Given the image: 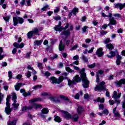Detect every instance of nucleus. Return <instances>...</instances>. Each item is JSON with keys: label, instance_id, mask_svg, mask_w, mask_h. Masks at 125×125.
<instances>
[{"label": "nucleus", "instance_id": "3", "mask_svg": "<svg viewBox=\"0 0 125 125\" xmlns=\"http://www.w3.org/2000/svg\"><path fill=\"white\" fill-rule=\"evenodd\" d=\"M12 100L13 101V103L12 104V109L13 110H17L18 109V107H19V104L17 103V101L16 100L17 99V96H16V93H12Z\"/></svg>", "mask_w": 125, "mask_h": 125}, {"label": "nucleus", "instance_id": "30", "mask_svg": "<svg viewBox=\"0 0 125 125\" xmlns=\"http://www.w3.org/2000/svg\"><path fill=\"white\" fill-rule=\"evenodd\" d=\"M54 118H55L54 120L55 122H57V123H61L62 120H61V119L60 118V117L55 115L54 116Z\"/></svg>", "mask_w": 125, "mask_h": 125}, {"label": "nucleus", "instance_id": "54", "mask_svg": "<svg viewBox=\"0 0 125 125\" xmlns=\"http://www.w3.org/2000/svg\"><path fill=\"white\" fill-rule=\"evenodd\" d=\"M29 32H39V29L37 27H35L32 31H30Z\"/></svg>", "mask_w": 125, "mask_h": 125}, {"label": "nucleus", "instance_id": "42", "mask_svg": "<svg viewBox=\"0 0 125 125\" xmlns=\"http://www.w3.org/2000/svg\"><path fill=\"white\" fill-rule=\"evenodd\" d=\"M53 19H54V20H56V21H58L59 20H61V17L55 16L53 17Z\"/></svg>", "mask_w": 125, "mask_h": 125}, {"label": "nucleus", "instance_id": "28", "mask_svg": "<svg viewBox=\"0 0 125 125\" xmlns=\"http://www.w3.org/2000/svg\"><path fill=\"white\" fill-rule=\"evenodd\" d=\"M106 46L108 49H109V50H112V49H114V46L111 43L106 44Z\"/></svg>", "mask_w": 125, "mask_h": 125}, {"label": "nucleus", "instance_id": "5", "mask_svg": "<svg viewBox=\"0 0 125 125\" xmlns=\"http://www.w3.org/2000/svg\"><path fill=\"white\" fill-rule=\"evenodd\" d=\"M62 113L63 117L65 119H72V118L74 122H78V120H79V115L78 114H75L72 117V115L66 111H63Z\"/></svg>", "mask_w": 125, "mask_h": 125}, {"label": "nucleus", "instance_id": "39", "mask_svg": "<svg viewBox=\"0 0 125 125\" xmlns=\"http://www.w3.org/2000/svg\"><path fill=\"white\" fill-rule=\"evenodd\" d=\"M65 70L67 71V72H69V73H73V72H74V71L72 69H71L69 67H66Z\"/></svg>", "mask_w": 125, "mask_h": 125}, {"label": "nucleus", "instance_id": "15", "mask_svg": "<svg viewBox=\"0 0 125 125\" xmlns=\"http://www.w3.org/2000/svg\"><path fill=\"white\" fill-rule=\"evenodd\" d=\"M103 50V49L102 48H100L97 49L96 52V55L98 56V57H102L103 56V55L104 54V53L102 52Z\"/></svg>", "mask_w": 125, "mask_h": 125}, {"label": "nucleus", "instance_id": "56", "mask_svg": "<svg viewBox=\"0 0 125 125\" xmlns=\"http://www.w3.org/2000/svg\"><path fill=\"white\" fill-rule=\"evenodd\" d=\"M25 2H26L25 0H22L20 2V3L21 5H22V6H24V5H25Z\"/></svg>", "mask_w": 125, "mask_h": 125}, {"label": "nucleus", "instance_id": "31", "mask_svg": "<svg viewBox=\"0 0 125 125\" xmlns=\"http://www.w3.org/2000/svg\"><path fill=\"white\" fill-rule=\"evenodd\" d=\"M49 111L48 110V108H44L42 110V114H47Z\"/></svg>", "mask_w": 125, "mask_h": 125}, {"label": "nucleus", "instance_id": "4", "mask_svg": "<svg viewBox=\"0 0 125 125\" xmlns=\"http://www.w3.org/2000/svg\"><path fill=\"white\" fill-rule=\"evenodd\" d=\"M10 95L7 96L6 98V107L5 108V111L7 115H9L11 113V111H12V109L10 108V104L9 103V101L10 100Z\"/></svg>", "mask_w": 125, "mask_h": 125}, {"label": "nucleus", "instance_id": "6", "mask_svg": "<svg viewBox=\"0 0 125 125\" xmlns=\"http://www.w3.org/2000/svg\"><path fill=\"white\" fill-rule=\"evenodd\" d=\"M49 82L54 84V83H57V84H60L62 82H63V77L62 76L60 77L59 79H57L54 77H51L49 78Z\"/></svg>", "mask_w": 125, "mask_h": 125}, {"label": "nucleus", "instance_id": "45", "mask_svg": "<svg viewBox=\"0 0 125 125\" xmlns=\"http://www.w3.org/2000/svg\"><path fill=\"white\" fill-rule=\"evenodd\" d=\"M37 66L39 68V69H43L42 63L38 62Z\"/></svg>", "mask_w": 125, "mask_h": 125}, {"label": "nucleus", "instance_id": "20", "mask_svg": "<svg viewBox=\"0 0 125 125\" xmlns=\"http://www.w3.org/2000/svg\"><path fill=\"white\" fill-rule=\"evenodd\" d=\"M33 109V107L31 106V105L29 106H23L21 109V111L24 112H26V111H28V110H32Z\"/></svg>", "mask_w": 125, "mask_h": 125}, {"label": "nucleus", "instance_id": "11", "mask_svg": "<svg viewBox=\"0 0 125 125\" xmlns=\"http://www.w3.org/2000/svg\"><path fill=\"white\" fill-rule=\"evenodd\" d=\"M118 53H119V52H118V51L117 50H116L114 51H111L109 52V54H110V55H106V56L108 58L112 59V58H113V57H114V56H116V55L118 54Z\"/></svg>", "mask_w": 125, "mask_h": 125}, {"label": "nucleus", "instance_id": "25", "mask_svg": "<svg viewBox=\"0 0 125 125\" xmlns=\"http://www.w3.org/2000/svg\"><path fill=\"white\" fill-rule=\"evenodd\" d=\"M83 108L81 106H78L77 108V113L78 115H81V114L83 112Z\"/></svg>", "mask_w": 125, "mask_h": 125}, {"label": "nucleus", "instance_id": "23", "mask_svg": "<svg viewBox=\"0 0 125 125\" xmlns=\"http://www.w3.org/2000/svg\"><path fill=\"white\" fill-rule=\"evenodd\" d=\"M61 36L63 39H66L70 36V32H64L61 34Z\"/></svg>", "mask_w": 125, "mask_h": 125}, {"label": "nucleus", "instance_id": "53", "mask_svg": "<svg viewBox=\"0 0 125 125\" xmlns=\"http://www.w3.org/2000/svg\"><path fill=\"white\" fill-rule=\"evenodd\" d=\"M63 64L62 62H60L58 65V68H63Z\"/></svg>", "mask_w": 125, "mask_h": 125}, {"label": "nucleus", "instance_id": "26", "mask_svg": "<svg viewBox=\"0 0 125 125\" xmlns=\"http://www.w3.org/2000/svg\"><path fill=\"white\" fill-rule=\"evenodd\" d=\"M115 8H117L120 9V10H122L123 9V4L122 3H117L115 5Z\"/></svg>", "mask_w": 125, "mask_h": 125}, {"label": "nucleus", "instance_id": "43", "mask_svg": "<svg viewBox=\"0 0 125 125\" xmlns=\"http://www.w3.org/2000/svg\"><path fill=\"white\" fill-rule=\"evenodd\" d=\"M50 72H48V71H46L44 73V76H45V77H50Z\"/></svg>", "mask_w": 125, "mask_h": 125}, {"label": "nucleus", "instance_id": "44", "mask_svg": "<svg viewBox=\"0 0 125 125\" xmlns=\"http://www.w3.org/2000/svg\"><path fill=\"white\" fill-rule=\"evenodd\" d=\"M79 65V61H76L74 62H73L71 64H70V66H74V65Z\"/></svg>", "mask_w": 125, "mask_h": 125}, {"label": "nucleus", "instance_id": "60", "mask_svg": "<svg viewBox=\"0 0 125 125\" xmlns=\"http://www.w3.org/2000/svg\"><path fill=\"white\" fill-rule=\"evenodd\" d=\"M32 0H28L26 1V3L27 4V6H31V1Z\"/></svg>", "mask_w": 125, "mask_h": 125}, {"label": "nucleus", "instance_id": "10", "mask_svg": "<svg viewBox=\"0 0 125 125\" xmlns=\"http://www.w3.org/2000/svg\"><path fill=\"white\" fill-rule=\"evenodd\" d=\"M115 83L118 87H121L123 84H125V79H121L119 81H116Z\"/></svg>", "mask_w": 125, "mask_h": 125}, {"label": "nucleus", "instance_id": "1", "mask_svg": "<svg viewBox=\"0 0 125 125\" xmlns=\"http://www.w3.org/2000/svg\"><path fill=\"white\" fill-rule=\"evenodd\" d=\"M73 68L74 70H76V71H80V74L83 83V86L84 88H87L88 87V84H89V81L87 80V78H86V74L84 73L85 69L83 68L80 70V68L76 65H73Z\"/></svg>", "mask_w": 125, "mask_h": 125}, {"label": "nucleus", "instance_id": "50", "mask_svg": "<svg viewBox=\"0 0 125 125\" xmlns=\"http://www.w3.org/2000/svg\"><path fill=\"white\" fill-rule=\"evenodd\" d=\"M3 99V95L1 94L0 92V104L1 103V101Z\"/></svg>", "mask_w": 125, "mask_h": 125}, {"label": "nucleus", "instance_id": "8", "mask_svg": "<svg viewBox=\"0 0 125 125\" xmlns=\"http://www.w3.org/2000/svg\"><path fill=\"white\" fill-rule=\"evenodd\" d=\"M81 82V79L79 77V76L77 75L75 77H74V80H68V85H73V84H76L75 83H80Z\"/></svg>", "mask_w": 125, "mask_h": 125}, {"label": "nucleus", "instance_id": "40", "mask_svg": "<svg viewBox=\"0 0 125 125\" xmlns=\"http://www.w3.org/2000/svg\"><path fill=\"white\" fill-rule=\"evenodd\" d=\"M3 19L5 21V22H8L9 21V19H10V17L9 16H6L3 17Z\"/></svg>", "mask_w": 125, "mask_h": 125}, {"label": "nucleus", "instance_id": "19", "mask_svg": "<svg viewBox=\"0 0 125 125\" xmlns=\"http://www.w3.org/2000/svg\"><path fill=\"white\" fill-rule=\"evenodd\" d=\"M34 34L35 36H37V35H39V32H29L27 33V38L28 39H31L32 37H33V34Z\"/></svg>", "mask_w": 125, "mask_h": 125}, {"label": "nucleus", "instance_id": "13", "mask_svg": "<svg viewBox=\"0 0 125 125\" xmlns=\"http://www.w3.org/2000/svg\"><path fill=\"white\" fill-rule=\"evenodd\" d=\"M112 113L114 117H115V118H121V114H120V113L119 112V111L117 110V107H115L113 108L112 110Z\"/></svg>", "mask_w": 125, "mask_h": 125}, {"label": "nucleus", "instance_id": "63", "mask_svg": "<svg viewBox=\"0 0 125 125\" xmlns=\"http://www.w3.org/2000/svg\"><path fill=\"white\" fill-rule=\"evenodd\" d=\"M31 72L28 71L27 74H26V76L27 78H30V77H31Z\"/></svg>", "mask_w": 125, "mask_h": 125}, {"label": "nucleus", "instance_id": "9", "mask_svg": "<svg viewBox=\"0 0 125 125\" xmlns=\"http://www.w3.org/2000/svg\"><path fill=\"white\" fill-rule=\"evenodd\" d=\"M105 85V82L103 81L100 83L99 85H97L94 89L95 91H101V90H104V89H105V87L104 85Z\"/></svg>", "mask_w": 125, "mask_h": 125}, {"label": "nucleus", "instance_id": "38", "mask_svg": "<svg viewBox=\"0 0 125 125\" xmlns=\"http://www.w3.org/2000/svg\"><path fill=\"white\" fill-rule=\"evenodd\" d=\"M82 59L84 61V62H88V59L83 55L82 57Z\"/></svg>", "mask_w": 125, "mask_h": 125}, {"label": "nucleus", "instance_id": "29", "mask_svg": "<svg viewBox=\"0 0 125 125\" xmlns=\"http://www.w3.org/2000/svg\"><path fill=\"white\" fill-rule=\"evenodd\" d=\"M97 102H100V103H104V101H105V99H104V98H100L99 97L96 100Z\"/></svg>", "mask_w": 125, "mask_h": 125}, {"label": "nucleus", "instance_id": "47", "mask_svg": "<svg viewBox=\"0 0 125 125\" xmlns=\"http://www.w3.org/2000/svg\"><path fill=\"white\" fill-rule=\"evenodd\" d=\"M31 95V93L28 92V93H23V96H24V97H27V96H30Z\"/></svg>", "mask_w": 125, "mask_h": 125}, {"label": "nucleus", "instance_id": "49", "mask_svg": "<svg viewBox=\"0 0 125 125\" xmlns=\"http://www.w3.org/2000/svg\"><path fill=\"white\" fill-rule=\"evenodd\" d=\"M60 10V8L58 7L56 8V9H55L54 10V13H58L59 12Z\"/></svg>", "mask_w": 125, "mask_h": 125}, {"label": "nucleus", "instance_id": "12", "mask_svg": "<svg viewBox=\"0 0 125 125\" xmlns=\"http://www.w3.org/2000/svg\"><path fill=\"white\" fill-rule=\"evenodd\" d=\"M121 95H122V93H119L118 94V92L116 91H114L112 97L114 99V100H116V99L121 98Z\"/></svg>", "mask_w": 125, "mask_h": 125}, {"label": "nucleus", "instance_id": "59", "mask_svg": "<svg viewBox=\"0 0 125 125\" xmlns=\"http://www.w3.org/2000/svg\"><path fill=\"white\" fill-rule=\"evenodd\" d=\"M52 13H53V11H48L47 12V14L48 16H51V15H52Z\"/></svg>", "mask_w": 125, "mask_h": 125}, {"label": "nucleus", "instance_id": "33", "mask_svg": "<svg viewBox=\"0 0 125 125\" xmlns=\"http://www.w3.org/2000/svg\"><path fill=\"white\" fill-rule=\"evenodd\" d=\"M3 52V51H2V48L0 47V60L3 59V54H2Z\"/></svg>", "mask_w": 125, "mask_h": 125}, {"label": "nucleus", "instance_id": "36", "mask_svg": "<svg viewBox=\"0 0 125 125\" xmlns=\"http://www.w3.org/2000/svg\"><path fill=\"white\" fill-rule=\"evenodd\" d=\"M96 65V63H95V62H94L92 64H88L87 67L88 68H90V69H92L93 68H94V67H95Z\"/></svg>", "mask_w": 125, "mask_h": 125}, {"label": "nucleus", "instance_id": "51", "mask_svg": "<svg viewBox=\"0 0 125 125\" xmlns=\"http://www.w3.org/2000/svg\"><path fill=\"white\" fill-rule=\"evenodd\" d=\"M78 47H79V45L78 44H76L72 47L71 50H75V49L78 48Z\"/></svg>", "mask_w": 125, "mask_h": 125}, {"label": "nucleus", "instance_id": "18", "mask_svg": "<svg viewBox=\"0 0 125 125\" xmlns=\"http://www.w3.org/2000/svg\"><path fill=\"white\" fill-rule=\"evenodd\" d=\"M30 107H32V109H39V108H42V105L39 104H33L32 105H30Z\"/></svg>", "mask_w": 125, "mask_h": 125}, {"label": "nucleus", "instance_id": "27", "mask_svg": "<svg viewBox=\"0 0 125 125\" xmlns=\"http://www.w3.org/2000/svg\"><path fill=\"white\" fill-rule=\"evenodd\" d=\"M71 11L74 15H76L77 13L79 12V9L78 8L74 7Z\"/></svg>", "mask_w": 125, "mask_h": 125}, {"label": "nucleus", "instance_id": "52", "mask_svg": "<svg viewBox=\"0 0 125 125\" xmlns=\"http://www.w3.org/2000/svg\"><path fill=\"white\" fill-rule=\"evenodd\" d=\"M88 28V26H84L82 28V31L83 32H86V30Z\"/></svg>", "mask_w": 125, "mask_h": 125}, {"label": "nucleus", "instance_id": "62", "mask_svg": "<svg viewBox=\"0 0 125 125\" xmlns=\"http://www.w3.org/2000/svg\"><path fill=\"white\" fill-rule=\"evenodd\" d=\"M108 102L110 105H114V104H115V102L112 100H109Z\"/></svg>", "mask_w": 125, "mask_h": 125}, {"label": "nucleus", "instance_id": "22", "mask_svg": "<svg viewBox=\"0 0 125 125\" xmlns=\"http://www.w3.org/2000/svg\"><path fill=\"white\" fill-rule=\"evenodd\" d=\"M22 86V83H17L14 86L15 89L17 91H19V89H20V88Z\"/></svg>", "mask_w": 125, "mask_h": 125}, {"label": "nucleus", "instance_id": "61", "mask_svg": "<svg viewBox=\"0 0 125 125\" xmlns=\"http://www.w3.org/2000/svg\"><path fill=\"white\" fill-rule=\"evenodd\" d=\"M94 49V47H92L90 50L88 51V53H92L93 52V50Z\"/></svg>", "mask_w": 125, "mask_h": 125}, {"label": "nucleus", "instance_id": "14", "mask_svg": "<svg viewBox=\"0 0 125 125\" xmlns=\"http://www.w3.org/2000/svg\"><path fill=\"white\" fill-rule=\"evenodd\" d=\"M13 45L16 48H23V47L25 46V44L22 42L19 44L18 42H15L13 43Z\"/></svg>", "mask_w": 125, "mask_h": 125}, {"label": "nucleus", "instance_id": "46", "mask_svg": "<svg viewBox=\"0 0 125 125\" xmlns=\"http://www.w3.org/2000/svg\"><path fill=\"white\" fill-rule=\"evenodd\" d=\"M108 26H110V24L109 23H108V24L106 23V24H104L102 26V28L105 30V29L107 28V27H108Z\"/></svg>", "mask_w": 125, "mask_h": 125}, {"label": "nucleus", "instance_id": "16", "mask_svg": "<svg viewBox=\"0 0 125 125\" xmlns=\"http://www.w3.org/2000/svg\"><path fill=\"white\" fill-rule=\"evenodd\" d=\"M109 25H112L113 26H115V25H117V24H118V22H117V21L115 20V18H109Z\"/></svg>", "mask_w": 125, "mask_h": 125}, {"label": "nucleus", "instance_id": "41", "mask_svg": "<svg viewBox=\"0 0 125 125\" xmlns=\"http://www.w3.org/2000/svg\"><path fill=\"white\" fill-rule=\"evenodd\" d=\"M114 17H116L117 18H122V16L120 14H115L113 15Z\"/></svg>", "mask_w": 125, "mask_h": 125}, {"label": "nucleus", "instance_id": "35", "mask_svg": "<svg viewBox=\"0 0 125 125\" xmlns=\"http://www.w3.org/2000/svg\"><path fill=\"white\" fill-rule=\"evenodd\" d=\"M8 76L9 77V81H11V79H12V72H11V71L8 72Z\"/></svg>", "mask_w": 125, "mask_h": 125}, {"label": "nucleus", "instance_id": "34", "mask_svg": "<svg viewBox=\"0 0 125 125\" xmlns=\"http://www.w3.org/2000/svg\"><path fill=\"white\" fill-rule=\"evenodd\" d=\"M8 125H16V120H14L12 122L9 121L8 122Z\"/></svg>", "mask_w": 125, "mask_h": 125}, {"label": "nucleus", "instance_id": "37", "mask_svg": "<svg viewBox=\"0 0 125 125\" xmlns=\"http://www.w3.org/2000/svg\"><path fill=\"white\" fill-rule=\"evenodd\" d=\"M42 85H36L34 87H33V89L34 90H37V89H39V88H42Z\"/></svg>", "mask_w": 125, "mask_h": 125}, {"label": "nucleus", "instance_id": "32", "mask_svg": "<svg viewBox=\"0 0 125 125\" xmlns=\"http://www.w3.org/2000/svg\"><path fill=\"white\" fill-rule=\"evenodd\" d=\"M59 97L61 98V99H62L63 100H66V101L69 100V99H68V97L65 96H63V95H60V96H59Z\"/></svg>", "mask_w": 125, "mask_h": 125}, {"label": "nucleus", "instance_id": "58", "mask_svg": "<svg viewBox=\"0 0 125 125\" xmlns=\"http://www.w3.org/2000/svg\"><path fill=\"white\" fill-rule=\"evenodd\" d=\"M111 42V41L110 40V39L109 38H107L105 40H104V43L106 44L108 43V42Z\"/></svg>", "mask_w": 125, "mask_h": 125}, {"label": "nucleus", "instance_id": "21", "mask_svg": "<svg viewBox=\"0 0 125 125\" xmlns=\"http://www.w3.org/2000/svg\"><path fill=\"white\" fill-rule=\"evenodd\" d=\"M38 101H42V99L41 98H34L29 100V103H34V102H38Z\"/></svg>", "mask_w": 125, "mask_h": 125}, {"label": "nucleus", "instance_id": "24", "mask_svg": "<svg viewBox=\"0 0 125 125\" xmlns=\"http://www.w3.org/2000/svg\"><path fill=\"white\" fill-rule=\"evenodd\" d=\"M43 42V40H36V41H35L34 42V45H37L38 46H40V45H41V44H42V42Z\"/></svg>", "mask_w": 125, "mask_h": 125}, {"label": "nucleus", "instance_id": "57", "mask_svg": "<svg viewBox=\"0 0 125 125\" xmlns=\"http://www.w3.org/2000/svg\"><path fill=\"white\" fill-rule=\"evenodd\" d=\"M79 57L78 55H76L73 57V60H79Z\"/></svg>", "mask_w": 125, "mask_h": 125}, {"label": "nucleus", "instance_id": "55", "mask_svg": "<svg viewBox=\"0 0 125 125\" xmlns=\"http://www.w3.org/2000/svg\"><path fill=\"white\" fill-rule=\"evenodd\" d=\"M116 58H117V60H119V61L122 60V56L121 55H117L116 56Z\"/></svg>", "mask_w": 125, "mask_h": 125}, {"label": "nucleus", "instance_id": "7", "mask_svg": "<svg viewBox=\"0 0 125 125\" xmlns=\"http://www.w3.org/2000/svg\"><path fill=\"white\" fill-rule=\"evenodd\" d=\"M14 26H17L18 24H23L24 19L20 17H14L13 18Z\"/></svg>", "mask_w": 125, "mask_h": 125}, {"label": "nucleus", "instance_id": "64", "mask_svg": "<svg viewBox=\"0 0 125 125\" xmlns=\"http://www.w3.org/2000/svg\"><path fill=\"white\" fill-rule=\"evenodd\" d=\"M55 42H56V40H55V39H51V43L52 44L55 43Z\"/></svg>", "mask_w": 125, "mask_h": 125}, {"label": "nucleus", "instance_id": "17", "mask_svg": "<svg viewBox=\"0 0 125 125\" xmlns=\"http://www.w3.org/2000/svg\"><path fill=\"white\" fill-rule=\"evenodd\" d=\"M64 48L65 44H63V41L61 40L59 45V49L60 51H62V50H64Z\"/></svg>", "mask_w": 125, "mask_h": 125}, {"label": "nucleus", "instance_id": "48", "mask_svg": "<svg viewBox=\"0 0 125 125\" xmlns=\"http://www.w3.org/2000/svg\"><path fill=\"white\" fill-rule=\"evenodd\" d=\"M103 114L104 115H108V114H109V111L107 109H104L103 111Z\"/></svg>", "mask_w": 125, "mask_h": 125}, {"label": "nucleus", "instance_id": "2", "mask_svg": "<svg viewBox=\"0 0 125 125\" xmlns=\"http://www.w3.org/2000/svg\"><path fill=\"white\" fill-rule=\"evenodd\" d=\"M62 25V22L61 21H59V24L58 25H56L55 27H54V29L56 31V32H61L62 30H63V32H70V31H73V29H74V26L71 25L70 26V27L68 29V28H69V23H67L66 25L65 26L64 28L63 26H61ZM66 30H67L66 31Z\"/></svg>", "mask_w": 125, "mask_h": 125}]
</instances>
